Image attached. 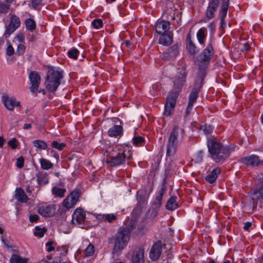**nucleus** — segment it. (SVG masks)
<instances>
[{"mask_svg": "<svg viewBox=\"0 0 263 263\" xmlns=\"http://www.w3.org/2000/svg\"><path fill=\"white\" fill-rule=\"evenodd\" d=\"M162 251V243L158 241L154 243L149 252V258L153 261H156L160 257Z\"/></svg>", "mask_w": 263, "mask_h": 263, "instance_id": "4468645a", "label": "nucleus"}, {"mask_svg": "<svg viewBox=\"0 0 263 263\" xmlns=\"http://www.w3.org/2000/svg\"><path fill=\"white\" fill-rule=\"evenodd\" d=\"M251 226H252V223L251 222L247 221L245 223L244 226H243V229L246 231H249L250 228L251 227Z\"/></svg>", "mask_w": 263, "mask_h": 263, "instance_id": "0e129e2a", "label": "nucleus"}, {"mask_svg": "<svg viewBox=\"0 0 263 263\" xmlns=\"http://www.w3.org/2000/svg\"><path fill=\"white\" fill-rule=\"evenodd\" d=\"M117 217L115 214H105V221H107L108 222L111 223L114 220L117 219Z\"/></svg>", "mask_w": 263, "mask_h": 263, "instance_id": "de8ad7c7", "label": "nucleus"}, {"mask_svg": "<svg viewBox=\"0 0 263 263\" xmlns=\"http://www.w3.org/2000/svg\"><path fill=\"white\" fill-rule=\"evenodd\" d=\"M40 162L41 164V167L43 170H48L53 167V164L47 159L41 158L40 160Z\"/></svg>", "mask_w": 263, "mask_h": 263, "instance_id": "f704fd0d", "label": "nucleus"}, {"mask_svg": "<svg viewBox=\"0 0 263 263\" xmlns=\"http://www.w3.org/2000/svg\"><path fill=\"white\" fill-rule=\"evenodd\" d=\"M10 9V5L4 2L0 1V14L6 15Z\"/></svg>", "mask_w": 263, "mask_h": 263, "instance_id": "ea45409f", "label": "nucleus"}, {"mask_svg": "<svg viewBox=\"0 0 263 263\" xmlns=\"http://www.w3.org/2000/svg\"><path fill=\"white\" fill-rule=\"evenodd\" d=\"M214 44V42L211 39L206 47L196 57L195 63L198 66L197 76L205 78L206 75V69L215 53Z\"/></svg>", "mask_w": 263, "mask_h": 263, "instance_id": "20e7f679", "label": "nucleus"}, {"mask_svg": "<svg viewBox=\"0 0 263 263\" xmlns=\"http://www.w3.org/2000/svg\"><path fill=\"white\" fill-rule=\"evenodd\" d=\"M43 0H32L31 4L33 7L36 8L42 2Z\"/></svg>", "mask_w": 263, "mask_h": 263, "instance_id": "e2e57ef3", "label": "nucleus"}, {"mask_svg": "<svg viewBox=\"0 0 263 263\" xmlns=\"http://www.w3.org/2000/svg\"><path fill=\"white\" fill-rule=\"evenodd\" d=\"M36 180L40 185H45L48 182V177L46 173L39 172L36 175Z\"/></svg>", "mask_w": 263, "mask_h": 263, "instance_id": "cd10ccee", "label": "nucleus"}, {"mask_svg": "<svg viewBox=\"0 0 263 263\" xmlns=\"http://www.w3.org/2000/svg\"><path fill=\"white\" fill-rule=\"evenodd\" d=\"M15 39L20 43H24L25 42V37L22 33L18 34Z\"/></svg>", "mask_w": 263, "mask_h": 263, "instance_id": "13d9d810", "label": "nucleus"}, {"mask_svg": "<svg viewBox=\"0 0 263 263\" xmlns=\"http://www.w3.org/2000/svg\"><path fill=\"white\" fill-rule=\"evenodd\" d=\"M229 5L230 0H221L220 10L219 11L220 28H224L226 26V23L224 19L227 14Z\"/></svg>", "mask_w": 263, "mask_h": 263, "instance_id": "dca6fc26", "label": "nucleus"}, {"mask_svg": "<svg viewBox=\"0 0 263 263\" xmlns=\"http://www.w3.org/2000/svg\"><path fill=\"white\" fill-rule=\"evenodd\" d=\"M193 105L194 104H190V103H188V105L186 107V111H185V116L186 117H187L188 115H189L191 113V110H192V108H193Z\"/></svg>", "mask_w": 263, "mask_h": 263, "instance_id": "680f3d73", "label": "nucleus"}, {"mask_svg": "<svg viewBox=\"0 0 263 263\" xmlns=\"http://www.w3.org/2000/svg\"><path fill=\"white\" fill-rule=\"evenodd\" d=\"M91 25L93 27L96 29H99L103 26V23L102 19L96 18L94 19L91 22Z\"/></svg>", "mask_w": 263, "mask_h": 263, "instance_id": "79ce46f5", "label": "nucleus"}, {"mask_svg": "<svg viewBox=\"0 0 263 263\" xmlns=\"http://www.w3.org/2000/svg\"><path fill=\"white\" fill-rule=\"evenodd\" d=\"M200 129L203 131V133L205 135H208L212 133L213 130V127L210 125L205 124L203 126H201Z\"/></svg>", "mask_w": 263, "mask_h": 263, "instance_id": "a18cd8bd", "label": "nucleus"}, {"mask_svg": "<svg viewBox=\"0 0 263 263\" xmlns=\"http://www.w3.org/2000/svg\"><path fill=\"white\" fill-rule=\"evenodd\" d=\"M161 58L166 61H168L171 60V59H173L170 54H169V52H167V51H166L165 52H163L161 55Z\"/></svg>", "mask_w": 263, "mask_h": 263, "instance_id": "09e8293b", "label": "nucleus"}, {"mask_svg": "<svg viewBox=\"0 0 263 263\" xmlns=\"http://www.w3.org/2000/svg\"><path fill=\"white\" fill-rule=\"evenodd\" d=\"M16 166L18 168H22L24 165V159L23 157H20L16 160Z\"/></svg>", "mask_w": 263, "mask_h": 263, "instance_id": "603ef678", "label": "nucleus"}, {"mask_svg": "<svg viewBox=\"0 0 263 263\" xmlns=\"http://www.w3.org/2000/svg\"><path fill=\"white\" fill-rule=\"evenodd\" d=\"M208 27L209 28L211 34L214 33L216 30V26L214 22L209 23L208 25Z\"/></svg>", "mask_w": 263, "mask_h": 263, "instance_id": "6e6d98bb", "label": "nucleus"}, {"mask_svg": "<svg viewBox=\"0 0 263 263\" xmlns=\"http://www.w3.org/2000/svg\"><path fill=\"white\" fill-rule=\"evenodd\" d=\"M122 127L120 125H114L110 128L108 131V134L110 137H117L120 136L122 133Z\"/></svg>", "mask_w": 263, "mask_h": 263, "instance_id": "bb28decb", "label": "nucleus"}, {"mask_svg": "<svg viewBox=\"0 0 263 263\" xmlns=\"http://www.w3.org/2000/svg\"><path fill=\"white\" fill-rule=\"evenodd\" d=\"M239 162L244 165L252 167L258 166L260 163L258 156L255 155L243 157L240 159Z\"/></svg>", "mask_w": 263, "mask_h": 263, "instance_id": "6ab92c4d", "label": "nucleus"}, {"mask_svg": "<svg viewBox=\"0 0 263 263\" xmlns=\"http://www.w3.org/2000/svg\"><path fill=\"white\" fill-rule=\"evenodd\" d=\"M26 47L23 44H20L17 47L16 53L18 55H23L25 51Z\"/></svg>", "mask_w": 263, "mask_h": 263, "instance_id": "49530a36", "label": "nucleus"}, {"mask_svg": "<svg viewBox=\"0 0 263 263\" xmlns=\"http://www.w3.org/2000/svg\"><path fill=\"white\" fill-rule=\"evenodd\" d=\"M252 187L250 191L253 208L257 207L258 201L263 200V178H255L252 182Z\"/></svg>", "mask_w": 263, "mask_h": 263, "instance_id": "0eeeda50", "label": "nucleus"}, {"mask_svg": "<svg viewBox=\"0 0 263 263\" xmlns=\"http://www.w3.org/2000/svg\"><path fill=\"white\" fill-rule=\"evenodd\" d=\"M29 220L30 222H36L37 221L39 218V217L36 214H31L29 215Z\"/></svg>", "mask_w": 263, "mask_h": 263, "instance_id": "bf43d9fd", "label": "nucleus"}, {"mask_svg": "<svg viewBox=\"0 0 263 263\" xmlns=\"http://www.w3.org/2000/svg\"><path fill=\"white\" fill-rule=\"evenodd\" d=\"M15 198L20 202H26L28 198L24 191L21 187H17L15 190Z\"/></svg>", "mask_w": 263, "mask_h": 263, "instance_id": "a878e982", "label": "nucleus"}, {"mask_svg": "<svg viewBox=\"0 0 263 263\" xmlns=\"http://www.w3.org/2000/svg\"><path fill=\"white\" fill-rule=\"evenodd\" d=\"M21 21L19 17L15 14H13L10 20V23L7 26L4 35L8 37L10 35L14 32L15 30L20 26Z\"/></svg>", "mask_w": 263, "mask_h": 263, "instance_id": "9b49d317", "label": "nucleus"}, {"mask_svg": "<svg viewBox=\"0 0 263 263\" xmlns=\"http://www.w3.org/2000/svg\"><path fill=\"white\" fill-rule=\"evenodd\" d=\"M166 51L169 52V54L172 55L173 58L175 59L179 53V47L178 45L174 44L171 47H169Z\"/></svg>", "mask_w": 263, "mask_h": 263, "instance_id": "e433bc0d", "label": "nucleus"}, {"mask_svg": "<svg viewBox=\"0 0 263 263\" xmlns=\"http://www.w3.org/2000/svg\"><path fill=\"white\" fill-rule=\"evenodd\" d=\"M53 243V242L52 241H49L46 243V247H48V248L47 249V251L48 252H50L54 250V248L53 246H52Z\"/></svg>", "mask_w": 263, "mask_h": 263, "instance_id": "052dcab7", "label": "nucleus"}, {"mask_svg": "<svg viewBox=\"0 0 263 263\" xmlns=\"http://www.w3.org/2000/svg\"><path fill=\"white\" fill-rule=\"evenodd\" d=\"M185 131L183 128L178 125H174L168 139L179 143L183 139Z\"/></svg>", "mask_w": 263, "mask_h": 263, "instance_id": "f8f14e48", "label": "nucleus"}, {"mask_svg": "<svg viewBox=\"0 0 263 263\" xmlns=\"http://www.w3.org/2000/svg\"><path fill=\"white\" fill-rule=\"evenodd\" d=\"M145 143L144 138L141 136H135L132 139V143L135 146H144Z\"/></svg>", "mask_w": 263, "mask_h": 263, "instance_id": "473e14b6", "label": "nucleus"}, {"mask_svg": "<svg viewBox=\"0 0 263 263\" xmlns=\"http://www.w3.org/2000/svg\"><path fill=\"white\" fill-rule=\"evenodd\" d=\"M256 263H263V254L257 258Z\"/></svg>", "mask_w": 263, "mask_h": 263, "instance_id": "774afa93", "label": "nucleus"}, {"mask_svg": "<svg viewBox=\"0 0 263 263\" xmlns=\"http://www.w3.org/2000/svg\"><path fill=\"white\" fill-rule=\"evenodd\" d=\"M161 36L159 39V43L164 46L171 45L173 41V34L172 32L168 33L160 34Z\"/></svg>", "mask_w": 263, "mask_h": 263, "instance_id": "b1692460", "label": "nucleus"}, {"mask_svg": "<svg viewBox=\"0 0 263 263\" xmlns=\"http://www.w3.org/2000/svg\"><path fill=\"white\" fill-rule=\"evenodd\" d=\"M178 144L177 142L172 141L168 139L166 145V156L172 157L176 154Z\"/></svg>", "mask_w": 263, "mask_h": 263, "instance_id": "5701e85b", "label": "nucleus"}, {"mask_svg": "<svg viewBox=\"0 0 263 263\" xmlns=\"http://www.w3.org/2000/svg\"><path fill=\"white\" fill-rule=\"evenodd\" d=\"M171 23L168 21L161 20L157 21L155 25V30L158 34L168 33Z\"/></svg>", "mask_w": 263, "mask_h": 263, "instance_id": "aec40b11", "label": "nucleus"}, {"mask_svg": "<svg viewBox=\"0 0 263 263\" xmlns=\"http://www.w3.org/2000/svg\"><path fill=\"white\" fill-rule=\"evenodd\" d=\"M206 144L211 158L217 163L224 162L237 148L234 144L224 146L214 137L208 138Z\"/></svg>", "mask_w": 263, "mask_h": 263, "instance_id": "f257e3e1", "label": "nucleus"}, {"mask_svg": "<svg viewBox=\"0 0 263 263\" xmlns=\"http://www.w3.org/2000/svg\"><path fill=\"white\" fill-rule=\"evenodd\" d=\"M221 172V169L219 167L214 168L210 174L206 176L205 180L209 183L212 184L214 183L218 175Z\"/></svg>", "mask_w": 263, "mask_h": 263, "instance_id": "393cba45", "label": "nucleus"}, {"mask_svg": "<svg viewBox=\"0 0 263 263\" xmlns=\"http://www.w3.org/2000/svg\"><path fill=\"white\" fill-rule=\"evenodd\" d=\"M31 86L30 87V91L35 92L41 83V78L38 72L36 71H31L29 76Z\"/></svg>", "mask_w": 263, "mask_h": 263, "instance_id": "2eb2a0df", "label": "nucleus"}, {"mask_svg": "<svg viewBox=\"0 0 263 263\" xmlns=\"http://www.w3.org/2000/svg\"><path fill=\"white\" fill-rule=\"evenodd\" d=\"M86 218V214L82 209L78 208L72 214V222L74 224L81 225L84 223Z\"/></svg>", "mask_w": 263, "mask_h": 263, "instance_id": "f3484780", "label": "nucleus"}, {"mask_svg": "<svg viewBox=\"0 0 263 263\" xmlns=\"http://www.w3.org/2000/svg\"><path fill=\"white\" fill-rule=\"evenodd\" d=\"M47 230L45 228L41 229L38 227H35V231L34 232V235L35 236H38L40 238L43 237L46 232Z\"/></svg>", "mask_w": 263, "mask_h": 263, "instance_id": "37998d69", "label": "nucleus"}, {"mask_svg": "<svg viewBox=\"0 0 263 263\" xmlns=\"http://www.w3.org/2000/svg\"><path fill=\"white\" fill-rule=\"evenodd\" d=\"M95 251L94 246L91 243H89L84 250L85 255L86 257L91 256L94 254Z\"/></svg>", "mask_w": 263, "mask_h": 263, "instance_id": "4c0bfd02", "label": "nucleus"}, {"mask_svg": "<svg viewBox=\"0 0 263 263\" xmlns=\"http://www.w3.org/2000/svg\"><path fill=\"white\" fill-rule=\"evenodd\" d=\"M206 29L205 27H202L199 29L197 32V37L199 43L200 44H203L206 37Z\"/></svg>", "mask_w": 263, "mask_h": 263, "instance_id": "c756f323", "label": "nucleus"}, {"mask_svg": "<svg viewBox=\"0 0 263 263\" xmlns=\"http://www.w3.org/2000/svg\"><path fill=\"white\" fill-rule=\"evenodd\" d=\"M80 53V51L78 49L76 48H72L70 49L68 52L67 54L69 58L73 59H77L78 58V56Z\"/></svg>", "mask_w": 263, "mask_h": 263, "instance_id": "a19ab883", "label": "nucleus"}, {"mask_svg": "<svg viewBox=\"0 0 263 263\" xmlns=\"http://www.w3.org/2000/svg\"><path fill=\"white\" fill-rule=\"evenodd\" d=\"M63 78L62 71L52 68L49 69L47 72L45 81L46 89L50 92H55L60 85Z\"/></svg>", "mask_w": 263, "mask_h": 263, "instance_id": "423d86ee", "label": "nucleus"}, {"mask_svg": "<svg viewBox=\"0 0 263 263\" xmlns=\"http://www.w3.org/2000/svg\"><path fill=\"white\" fill-rule=\"evenodd\" d=\"M162 198H163L162 196L159 195L156 197V200L158 201V206H159V207L161 205Z\"/></svg>", "mask_w": 263, "mask_h": 263, "instance_id": "338daca9", "label": "nucleus"}, {"mask_svg": "<svg viewBox=\"0 0 263 263\" xmlns=\"http://www.w3.org/2000/svg\"><path fill=\"white\" fill-rule=\"evenodd\" d=\"M9 44L8 45L7 49H6V54L8 55L11 56L14 54V50L12 46L10 44V43H8Z\"/></svg>", "mask_w": 263, "mask_h": 263, "instance_id": "864d4df0", "label": "nucleus"}, {"mask_svg": "<svg viewBox=\"0 0 263 263\" xmlns=\"http://www.w3.org/2000/svg\"><path fill=\"white\" fill-rule=\"evenodd\" d=\"M81 195V191L79 189H74L64 200L62 205L67 209L73 208L79 200Z\"/></svg>", "mask_w": 263, "mask_h": 263, "instance_id": "1a4fd4ad", "label": "nucleus"}, {"mask_svg": "<svg viewBox=\"0 0 263 263\" xmlns=\"http://www.w3.org/2000/svg\"><path fill=\"white\" fill-rule=\"evenodd\" d=\"M204 155V151H203L202 150L199 151L197 153V154L195 156V162L196 163L201 162L203 160Z\"/></svg>", "mask_w": 263, "mask_h": 263, "instance_id": "c03bdc74", "label": "nucleus"}, {"mask_svg": "<svg viewBox=\"0 0 263 263\" xmlns=\"http://www.w3.org/2000/svg\"><path fill=\"white\" fill-rule=\"evenodd\" d=\"M33 146L40 150H45L47 148V143L41 140H35L32 142Z\"/></svg>", "mask_w": 263, "mask_h": 263, "instance_id": "72a5a7b5", "label": "nucleus"}, {"mask_svg": "<svg viewBox=\"0 0 263 263\" xmlns=\"http://www.w3.org/2000/svg\"><path fill=\"white\" fill-rule=\"evenodd\" d=\"M8 144L12 148L15 149L18 145L17 140L15 138L10 140L8 142Z\"/></svg>", "mask_w": 263, "mask_h": 263, "instance_id": "8fccbe9b", "label": "nucleus"}, {"mask_svg": "<svg viewBox=\"0 0 263 263\" xmlns=\"http://www.w3.org/2000/svg\"><path fill=\"white\" fill-rule=\"evenodd\" d=\"M220 2V0H209L204 14L205 16L200 21V23H207L215 17Z\"/></svg>", "mask_w": 263, "mask_h": 263, "instance_id": "6e6552de", "label": "nucleus"}, {"mask_svg": "<svg viewBox=\"0 0 263 263\" xmlns=\"http://www.w3.org/2000/svg\"><path fill=\"white\" fill-rule=\"evenodd\" d=\"M149 212V218L152 219H154L158 215V210L157 209H153Z\"/></svg>", "mask_w": 263, "mask_h": 263, "instance_id": "4d7b16f0", "label": "nucleus"}, {"mask_svg": "<svg viewBox=\"0 0 263 263\" xmlns=\"http://www.w3.org/2000/svg\"><path fill=\"white\" fill-rule=\"evenodd\" d=\"M239 46H240L239 48L241 52L247 51L250 49V46L247 43H245L242 44H241L239 45Z\"/></svg>", "mask_w": 263, "mask_h": 263, "instance_id": "3c124183", "label": "nucleus"}, {"mask_svg": "<svg viewBox=\"0 0 263 263\" xmlns=\"http://www.w3.org/2000/svg\"><path fill=\"white\" fill-rule=\"evenodd\" d=\"M131 261L132 263H145L144 249L136 248L132 253Z\"/></svg>", "mask_w": 263, "mask_h": 263, "instance_id": "a211bd4d", "label": "nucleus"}, {"mask_svg": "<svg viewBox=\"0 0 263 263\" xmlns=\"http://www.w3.org/2000/svg\"><path fill=\"white\" fill-rule=\"evenodd\" d=\"M55 211V206L54 204L44 203L41 204L38 208V213L44 217H49L54 215Z\"/></svg>", "mask_w": 263, "mask_h": 263, "instance_id": "ddd939ff", "label": "nucleus"}, {"mask_svg": "<svg viewBox=\"0 0 263 263\" xmlns=\"http://www.w3.org/2000/svg\"><path fill=\"white\" fill-rule=\"evenodd\" d=\"M51 145L53 148H54L59 151H62L66 147V145L65 143H59L57 141H53L51 143Z\"/></svg>", "mask_w": 263, "mask_h": 263, "instance_id": "58836bf2", "label": "nucleus"}, {"mask_svg": "<svg viewBox=\"0 0 263 263\" xmlns=\"http://www.w3.org/2000/svg\"><path fill=\"white\" fill-rule=\"evenodd\" d=\"M204 78L197 76L195 85L190 95L188 103L194 104L197 101Z\"/></svg>", "mask_w": 263, "mask_h": 263, "instance_id": "9d476101", "label": "nucleus"}, {"mask_svg": "<svg viewBox=\"0 0 263 263\" xmlns=\"http://www.w3.org/2000/svg\"><path fill=\"white\" fill-rule=\"evenodd\" d=\"M3 102L6 108L9 110H13L14 106H20V102H16L15 99L10 98L7 95L2 96Z\"/></svg>", "mask_w": 263, "mask_h": 263, "instance_id": "412c9836", "label": "nucleus"}, {"mask_svg": "<svg viewBox=\"0 0 263 263\" xmlns=\"http://www.w3.org/2000/svg\"><path fill=\"white\" fill-rule=\"evenodd\" d=\"M52 194L57 197H63L66 192L65 189L61 188L58 186H54L52 189Z\"/></svg>", "mask_w": 263, "mask_h": 263, "instance_id": "7c9ffc66", "label": "nucleus"}, {"mask_svg": "<svg viewBox=\"0 0 263 263\" xmlns=\"http://www.w3.org/2000/svg\"><path fill=\"white\" fill-rule=\"evenodd\" d=\"M130 147L126 145H117L113 147L106 156V163L109 166L116 167L124 164L126 159L132 157Z\"/></svg>", "mask_w": 263, "mask_h": 263, "instance_id": "7ed1b4c3", "label": "nucleus"}, {"mask_svg": "<svg viewBox=\"0 0 263 263\" xmlns=\"http://www.w3.org/2000/svg\"><path fill=\"white\" fill-rule=\"evenodd\" d=\"M186 47L187 52L191 55H194L199 51V48L192 41L190 34L186 36Z\"/></svg>", "mask_w": 263, "mask_h": 263, "instance_id": "4be33fe9", "label": "nucleus"}, {"mask_svg": "<svg viewBox=\"0 0 263 263\" xmlns=\"http://www.w3.org/2000/svg\"><path fill=\"white\" fill-rule=\"evenodd\" d=\"M176 197L172 196L168 200L165 205V208L167 210L173 211L178 207V204L176 202Z\"/></svg>", "mask_w": 263, "mask_h": 263, "instance_id": "c85d7f7f", "label": "nucleus"}, {"mask_svg": "<svg viewBox=\"0 0 263 263\" xmlns=\"http://www.w3.org/2000/svg\"><path fill=\"white\" fill-rule=\"evenodd\" d=\"M10 263H28V259L22 258L16 254H13L10 258Z\"/></svg>", "mask_w": 263, "mask_h": 263, "instance_id": "2f4dec72", "label": "nucleus"}, {"mask_svg": "<svg viewBox=\"0 0 263 263\" xmlns=\"http://www.w3.org/2000/svg\"><path fill=\"white\" fill-rule=\"evenodd\" d=\"M131 231L128 227H120L115 235L108 239L109 243H114L113 253L121 252L127 246Z\"/></svg>", "mask_w": 263, "mask_h": 263, "instance_id": "39448f33", "label": "nucleus"}, {"mask_svg": "<svg viewBox=\"0 0 263 263\" xmlns=\"http://www.w3.org/2000/svg\"><path fill=\"white\" fill-rule=\"evenodd\" d=\"M166 191V186L165 185H163L159 191V195L163 196Z\"/></svg>", "mask_w": 263, "mask_h": 263, "instance_id": "69168bd1", "label": "nucleus"}, {"mask_svg": "<svg viewBox=\"0 0 263 263\" xmlns=\"http://www.w3.org/2000/svg\"><path fill=\"white\" fill-rule=\"evenodd\" d=\"M142 210V205L140 203H138L137 206L133 210V212L136 214L139 215L141 213Z\"/></svg>", "mask_w": 263, "mask_h": 263, "instance_id": "5fc2aeb1", "label": "nucleus"}, {"mask_svg": "<svg viewBox=\"0 0 263 263\" xmlns=\"http://www.w3.org/2000/svg\"><path fill=\"white\" fill-rule=\"evenodd\" d=\"M25 24L27 29L32 32L36 28V23L35 21L31 18H27L25 21Z\"/></svg>", "mask_w": 263, "mask_h": 263, "instance_id": "c9c22d12", "label": "nucleus"}, {"mask_svg": "<svg viewBox=\"0 0 263 263\" xmlns=\"http://www.w3.org/2000/svg\"><path fill=\"white\" fill-rule=\"evenodd\" d=\"M186 72L184 69H181L174 78V88L168 95L164 106L163 115L166 117L171 116L174 111L176 100L179 92L185 82Z\"/></svg>", "mask_w": 263, "mask_h": 263, "instance_id": "f03ea898", "label": "nucleus"}]
</instances>
